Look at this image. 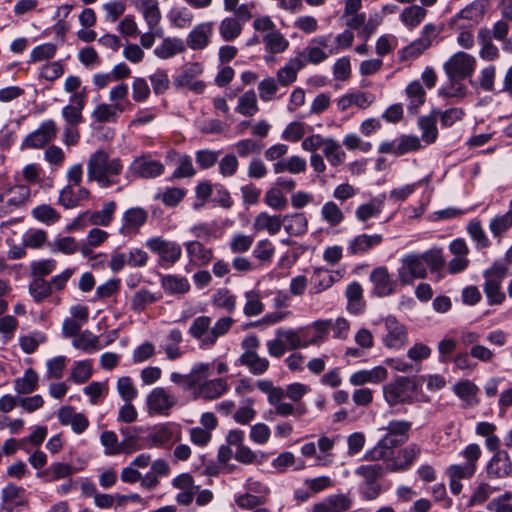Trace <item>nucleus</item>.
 <instances>
[{
    "label": "nucleus",
    "mask_w": 512,
    "mask_h": 512,
    "mask_svg": "<svg viewBox=\"0 0 512 512\" xmlns=\"http://www.w3.org/2000/svg\"><path fill=\"white\" fill-rule=\"evenodd\" d=\"M477 39L481 46L479 51L480 58L486 61H494L499 57V50L492 42L491 30L489 28H480Z\"/></svg>",
    "instance_id": "cd10ccee"
},
{
    "label": "nucleus",
    "mask_w": 512,
    "mask_h": 512,
    "mask_svg": "<svg viewBox=\"0 0 512 512\" xmlns=\"http://www.w3.org/2000/svg\"><path fill=\"white\" fill-rule=\"evenodd\" d=\"M92 376V363L90 360H82L74 363L69 379L76 384L87 382Z\"/></svg>",
    "instance_id": "052dcab7"
},
{
    "label": "nucleus",
    "mask_w": 512,
    "mask_h": 512,
    "mask_svg": "<svg viewBox=\"0 0 512 512\" xmlns=\"http://www.w3.org/2000/svg\"><path fill=\"white\" fill-rule=\"evenodd\" d=\"M476 68V59L463 51L454 53L443 65L448 82L439 89V95L445 98L464 97L466 87L462 83L471 77Z\"/></svg>",
    "instance_id": "f257e3e1"
},
{
    "label": "nucleus",
    "mask_w": 512,
    "mask_h": 512,
    "mask_svg": "<svg viewBox=\"0 0 512 512\" xmlns=\"http://www.w3.org/2000/svg\"><path fill=\"white\" fill-rule=\"evenodd\" d=\"M149 414L165 415L177 404V398L164 387H156L147 395Z\"/></svg>",
    "instance_id": "9b49d317"
},
{
    "label": "nucleus",
    "mask_w": 512,
    "mask_h": 512,
    "mask_svg": "<svg viewBox=\"0 0 512 512\" xmlns=\"http://www.w3.org/2000/svg\"><path fill=\"white\" fill-rule=\"evenodd\" d=\"M124 109L125 107L121 103H114L113 105L102 103L95 107L92 117L99 123L115 122L118 118L117 112L121 113Z\"/></svg>",
    "instance_id": "c9c22d12"
},
{
    "label": "nucleus",
    "mask_w": 512,
    "mask_h": 512,
    "mask_svg": "<svg viewBox=\"0 0 512 512\" xmlns=\"http://www.w3.org/2000/svg\"><path fill=\"white\" fill-rule=\"evenodd\" d=\"M164 170L165 167L162 162L153 160L150 155H142L131 162L127 169L126 177L128 179H151L161 176Z\"/></svg>",
    "instance_id": "6e6552de"
},
{
    "label": "nucleus",
    "mask_w": 512,
    "mask_h": 512,
    "mask_svg": "<svg viewBox=\"0 0 512 512\" xmlns=\"http://www.w3.org/2000/svg\"><path fill=\"white\" fill-rule=\"evenodd\" d=\"M160 298V294H155L146 288H141L134 293L130 302V308L136 313H141L148 305L157 302Z\"/></svg>",
    "instance_id": "79ce46f5"
},
{
    "label": "nucleus",
    "mask_w": 512,
    "mask_h": 512,
    "mask_svg": "<svg viewBox=\"0 0 512 512\" xmlns=\"http://www.w3.org/2000/svg\"><path fill=\"white\" fill-rule=\"evenodd\" d=\"M257 97L254 90L246 91L239 99L236 110L244 116H253L258 111Z\"/></svg>",
    "instance_id": "bf43d9fd"
},
{
    "label": "nucleus",
    "mask_w": 512,
    "mask_h": 512,
    "mask_svg": "<svg viewBox=\"0 0 512 512\" xmlns=\"http://www.w3.org/2000/svg\"><path fill=\"white\" fill-rule=\"evenodd\" d=\"M29 292L34 301L40 303L52 294L51 283L42 278H34L29 285Z\"/></svg>",
    "instance_id": "69168bd1"
},
{
    "label": "nucleus",
    "mask_w": 512,
    "mask_h": 512,
    "mask_svg": "<svg viewBox=\"0 0 512 512\" xmlns=\"http://www.w3.org/2000/svg\"><path fill=\"white\" fill-rule=\"evenodd\" d=\"M385 326L387 330V334L384 338L385 345L389 348H401L407 340L405 327L392 316L386 318Z\"/></svg>",
    "instance_id": "412c9836"
},
{
    "label": "nucleus",
    "mask_w": 512,
    "mask_h": 512,
    "mask_svg": "<svg viewBox=\"0 0 512 512\" xmlns=\"http://www.w3.org/2000/svg\"><path fill=\"white\" fill-rule=\"evenodd\" d=\"M213 33V23L204 22L196 25L187 36V45L193 50H202L209 44Z\"/></svg>",
    "instance_id": "5701e85b"
},
{
    "label": "nucleus",
    "mask_w": 512,
    "mask_h": 512,
    "mask_svg": "<svg viewBox=\"0 0 512 512\" xmlns=\"http://www.w3.org/2000/svg\"><path fill=\"white\" fill-rule=\"evenodd\" d=\"M72 344L76 349L85 352L100 350L103 347V345H100L99 343V337L93 335L89 330L81 332L76 338H74Z\"/></svg>",
    "instance_id": "8fccbe9b"
},
{
    "label": "nucleus",
    "mask_w": 512,
    "mask_h": 512,
    "mask_svg": "<svg viewBox=\"0 0 512 512\" xmlns=\"http://www.w3.org/2000/svg\"><path fill=\"white\" fill-rule=\"evenodd\" d=\"M11 197L5 201L4 195H0V217L19 208L30 197V189L24 185H16L9 190Z\"/></svg>",
    "instance_id": "6ab92c4d"
},
{
    "label": "nucleus",
    "mask_w": 512,
    "mask_h": 512,
    "mask_svg": "<svg viewBox=\"0 0 512 512\" xmlns=\"http://www.w3.org/2000/svg\"><path fill=\"white\" fill-rule=\"evenodd\" d=\"M148 211L142 207H131L122 216L119 232L124 236L136 235L147 222Z\"/></svg>",
    "instance_id": "ddd939ff"
},
{
    "label": "nucleus",
    "mask_w": 512,
    "mask_h": 512,
    "mask_svg": "<svg viewBox=\"0 0 512 512\" xmlns=\"http://www.w3.org/2000/svg\"><path fill=\"white\" fill-rule=\"evenodd\" d=\"M311 281L312 287L310 292L312 294H319L330 288L334 284L335 278L327 269L315 268Z\"/></svg>",
    "instance_id": "a18cd8bd"
},
{
    "label": "nucleus",
    "mask_w": 512,
    "mask_h": 512,
    "mask_svg": "<svg viewBox=\"0 0 512 512\" xmlns=\"http://www.w3.org/2000/svg\"><path fill=\"white\" fill-rule=\"evenodd\" d=\"M173 433L171 429L165 425L150 431L147 435V444L149 448L160 447L171 441Z\"/></svg>",
    "instance_id": "338daca9"
},
{
    "label": "nucleus",
    "mask_w": 512,
    "mask_h": 512,
    "mask_svg": "<svg viewBox=\"0 0 512 512\" xmlns=\"http://www.w3.org/2000/svg\"><path fill=\"white\" fill-rule=\"evenodd\" d=\"M304 332L305 328H299L298 330L278 328L275 335L281 339L287 350H296L298 348H304Z\"/></svg>",
    "instance_id": "4c0bfd02"
},
{
    "label": "nucleus",
    "mask_w": 512,
    "mask_h": 512,
    "mask_svg": "<svg viewBox=\"0 0 512 512\" xmlns=\"http://www.w3.org/2000/svg\"><path fill=\"white\" fill-rule=\"evenodd\" d=\"M286 397V390L281 387H273L269 392L267 400L268 403L274 408V410L269 411L268 416L265 418L268 420H272L271 415L275 414L281 418L293 417L298 420L307 414L308 409L304 403H298L294 405L289 402L283 401Z\"/></svg>",
    "instance_id": "39448f33"
},
{
    "label": "nucleus",
    "mask_w": 512,
    "mask_h": 512,
    "mask_svg": "<svg viewBox=\"0 0 512 512\" xmlns=\"http://www.w3.org/2000/svg\"><path fill=\"white\" fill-rule=\"evenodd\" d=\"M122 160L118 157L110 158L102 149L90 155L87 162V180L95 181L102 188H108L118 183V177L123 171Z\"/></svg>",
    "instance_id": "7ed1b4c3"
},
{
    "label": "nucleus",
    "mask_w": 512,
    "mask_h": 512,
    "mask_svg": "<svg viewBox=\"0 0 512 512\" xmlns=\"http://www.w3.org/2000/svg\"><path fill=\"white\" fill-rule=\"evenodd\" d=\"M57 132L56 123L52 119L45 120L24 139L23 146L34 149L43 148L56 137Z\"/></svg>",
    "instance_id": "f8f14e48"
},
{
    "label": "nucleus",
    "mask_w": 512,
    "mask_h": 512,
    "mask_svg": "<svg viewBox=\"0 0 512 512\" xmlns=\"http://www.w3.org/2000/svg\"><path fill=\"white\" fill-rule=\"evenodd\" d=\"M187 190L179 187H169L163 193H158L156 199L167 207H176L186 196Z\"/></svg>",
    "instance_id": "680f3d73"
},
{
    "label": "nucleus",
    "mask_w": 512,
    "mask_h": 512,
    "mask_svg": "<svg viewBox=\"0 0 512 512\" xmlns=\"http://www.w3.org/2000/svg\"><path fill=\"white\" fill-rule=\"evenodd\" d=\"M136 8L141 12L148 28L154 30L161 21L158 0H137Z\"/></svg>",
    "instance_id": "393cba45"
},
{
    "label": "nucleus",
    "mask_w": 512,
    "mask_h": 512,
    "mask_svg": "<svg viewBox=\"0 0 512 512\" xmlns=\"http://www.w3.org/2000/svg\"><path fill=\"white\" fill-rule=\"evenodd\" d=\"M501 283L492 279L485 280L483 290L490 305H500L505 301L506 296L501 291Z\"/></svg>",
    "instance_id": "0e129e2a"
},
{
    "label": "nucleus",
    "mask_w": 512,
    "mask_h": 512,
    "mask_svg": "<svg viewBox=\"0 0 512 512\" xmlns=\"http://www.w3.org/2000/svg\"><path fill=\"white\" fill-rule=\"evenodd\" d=\"M39 376L33 368L25 370L22 377L14 381V389L18 394H30L38 387Z\"/></svg>",
    "instance_id": "a19ab883"
},
{
    "label": "nucleus",
    "mask_w": 512,
    "mask_h": 512,
    "mask_svg": "<svg viewBox=\"0 0 512 512\" xmlns=\"http://www.w3.org/2000/svg\"><path fill=\"white\" fill-rule=\"evenodd\" d=\"M399 280L404 285L412 284L415 279L427 277V269L420 254H407L401 259V266L398 268Z\"/></svg>",
    "instance_id": "9d476101"
},
{
    "label": "nucleus",
    "mask_w": 512,
    "mask_h": 512,
    "mask_svg": "<svg viewBox=\"0 0 512 512\" xmlns=\"http://www.w3.org/2000/svg\"><path fill=\"white\" fill-rule=\"evenodd\" d=\"M227 390V381L223 378H216L200 384L197 390V395L205 400H213L219 398Z\"/></svg>",
    "instance_id": "bb28decb"
},
{
    "label": "nucleus",
    "mask_w": 512,
    "mask_h": 512,
    "mask_svg": "<svg viewBox=\"0 0 512 512\" xmlns=\"http://www.w3.org/2000/svg\"><path fill=\"white\" fill-rule=\"evenodd\" d=\"M161 287L168 294H185L190 289L187 278L178 275H164L161 278Z\"/></svg>",
    "instance_id": "ea45409f"
},
{
    "label": "nucleus",
    "mask_w": 512,
    "mask_h": 512,
    "mask_svg": "<svg viewBox=\"0 0 512 512\" xmlns=\"http://www.w3.org/2000/svg\"><path fill=\"white\" fill-rule=\"evenodd\" d=\"M417 386L415 378L397 377L384 386V398L391 407L398 404H413Z\"/></svg>",
    "instance_id": "20e7f679"
},
{
    "label": "nucleus",
    "mask_w": 512,
    "mask_h": 512,
    "mask_svg": "<svg viewBox=\"0 0 512 512\" xmlns=\"http://www.w3.org/2000/svg\"><path fill=\"white\" fill-rule=\"evenodd\" d=\"M285 231L291 236H300L307 232L308 221L303 213L287 214L283 216Z\"/></svg>",
    "instance_id": "72a5a7b5"
},
{
    "label": "nucleus",
    "mask_w": 512,
    "mask_h": 512,
    "mask_svg": "<svg viewBox=\"0 0 512 512\" xmlns=\"http://www.w3.org/2000/svg\"><path fill=\"white\" fill-rule=\"evenodd\" d=\"M57 417L61 425L71 426L76 434H82L89 426L88 418L83 413L76 412L72 406H62Z\"/></svg>",
    "instance_id": "f3484780"
},
{
    "label": "nucleus",
    "mask_w": 512,
    "mask_h": 512,
    "mask_svg": "<svg viewBox=\"0 0 512 512\" xmlns=\"http://www.w3.org/2000/svg\"><path fill=\"white\" fill-rule=\"evenodd\" d=\"M512 227V210L491 219L489 228L494 237L502 236Z\"/></svg>",
    "instance_id": "774afa93"
},
{
    "label": "nucleus",
    "mask_w": 512,
    "mask_h": 512,
    "mask_svg": "<svg viewBox=\"0 0 512 512\" xmlns=\"http://www.w3.org/2000/svg\"><path fill=\"white\" fill-rule=\"evenodd\" d=\"M333 41L332 33L318 35L311 39L310 44L297 55L302 59L304 67L306 64H320L324 62L331 54L329 53L330 43Z\"/></svg>",
    "instance_id": "0eeeda50"
},
{
    "label": "nucleus",
    "mask_w": 512,
    "mask_h": 512,
    "mask_svg": "<svg viewBox=\"0 0 512 512\" xmlns=\"http://www.w3.org/2000/svg\"><path fill=\"white\" fill-rule=\"evenodd\" d=\"M167 18L172 26L185 28L193 20V14L186 7H173L167 13Z\"/></svg>",
    "instance_id": "6e6d98bb"
},
{
    "label": "nucleus",
    "mask_w": 512,
    "mask_h": 512,
    "mask_svg": "<svg viewBox=\"0 0 512 512\" xmlns=\"http://www.w3.org/2000/svg\"><path fill=\"white\" fill-rule=\"evenodd\" d=\"M75 472L73 466L69 463L56 462L48 468L36 473V477L42 478L45 482H53L70 477Z\"/></svg>",
    "instance_id": "a878e982"
},
{
    "label": "nucleus",
    "mask_w": 512,
    "mask_h": 512,
    "mask_svg": "<svg viewBox=\"0 0 512 512\" xmlns=\"http://www.w3.org/2000/svg\"><path fill=\"white\" fill-rule=\"evenodd\" d=\"M263 41L266 49L274 54L284 52L289 46V41L278 30L266 34L263 37Z\"/></svg>",
    "instance_id": "13d9d810"
},
{
    "label": "nucleus",
    "mask_w": 512,
    "mask_h": 512,
    "mask_svg": "<svg viewBox=\"0 0 512 512\" xmlns=\"http://www.w3.org/2000/svg\"><path fill=\"white\" fill-rule=\"evenodd\" d=\"M246 303L243 312L248 317L260 315L264 311L259 291L249 290L245 292Z\"/></svg>",
    "instance_id": "4d7b16f0"
},
{
    "label": "nucleus",
    "mask_w": 512,
    "mask_h": 512,
    "mask_svg": "<svg viewBox=\"0 0 512 512\" xmlns=\"http://www.w3.org/2000/svg\"><path fill=\"white\" fill-rule=\"evenodd\" d=\"M90 196L88 189L82 186L66 185L59 194L58 203L65 209H72L80 205Z\"/></svg>",
    "instance_id": "4be33fe9"
},
{
    "label": "nucleus",
    "mask_w": 512,
    "mask_h": 512,
    "mask_svg": "<svg viewBox=\"0 0 512 512\" xmlns=\"http://www.w3.org/2000/svg\"><path fill=\"white\" fill-rule=\"evenodd\" d=\"M387 376V371L382 366L374 367L371 370H360L350 376V383L354 386L366 383H379Z\"/></svg>",
    "instance_id": "c756f323"
},
{
    "label": "nucleus",
    "mask_w": 512,
    "mask_h": 512,
    "mask_svg": "<svg viewBox=\"0 0 512 512\" xmlns=\"http://www.w3.org/2000/svg\"><path fill=\"white\" fill-rule=\"evenodd\" d=\"M484 12V5L480 1H474L455 15L452 19V23L458 25L460 20H469L473 22V24H477L483 18Z\"/></svg>",
    "instance_id": "c03bdc74"
},
{
    "label": "nucleus",
    "mask_w": 512,
    "mask_h": 512,
    "mask_svg": "<svg viewBox=\"0 0 512 512\" xmlns=\"http://www.w3.org/2000/svg\"><path fill=\"white\" fill-rule=\"evenodd\" d=\"M324 156L331 166L337 167L344 163L346 153L341 148L339 141L334 138H326L322 149Z\"/></svg>",
    "instance_id": "f704fd0d"
},
{
    "label": "nucleus",
    "mask_w": 512,
    "mask_h": 512,
    "mask_svg": "<svg viewBox=\"0 0 512 512\" xmlns=\"http://www.w3.org/2000/svg\"><path fill=\"white\" fill-rule=\"evenodd\" d=\"M143 431L142 427H126L120 430L123 435L121 440L122 453L131 454L135 451L149 448L146 435H142Z\"/></svg>",
    "instance_id": "4468645a"
},
{
    "label": "nucleus",
    "mask_w": 512,
    "mask_h": 512,
    "mask_svg": "<svg viewBox=\"0 0 512 512\" xmlns=\"http://www.w3.org/2000/svg\"><path fill=\"white\" fill-rule=\"evenodd\" d=\"M145 247L152 253L158 255V264L162 268L172 267L182 256V247L179 243L164 239L160 236L147 239Z\"/></svg>",
    "instance_id": "423d86ee"
},
{
    "label": "nucleus",
    "mask_w": 512,
    "mask_h": 512,
    "mask_svg": "<svg viewBox=\"0 0 512 512\" xmlns=\"http://www.w3.org/2000/svg\"><path fill=\"white\" fill-rule=\"evenodd\" d=\"M203 72L201 63L193 62L185 64L178 75L174 76L173 84L176 89L188 88L196 94L203 93L206 85L201 80H195Z\"/></svg>",
    "instance_id": "1a4fd4ad"
},
{
    "label": "nucleus",
    "mask_w": 512,
    "mask_h": 512,
    "mask_svg": "<svg viewBox=\"0 0 512 512\" xmlns=\"http://www.w3.org/2000/svg\"><path fill=\"white\" fill-rule=\"evenodd\" d=\"M406 94L410 100L407 107L409 113L417 114L418 108L425 102V90L419 81H413L407 86Z\"/></svg>",
    "instance_id": "49530a36"
},
{
    "label": "nucleus",
    "mask_w": 512,
    "mask_h": 512,
    "mask_svg": "<svg viewBox=\"0 0 512 512\" xmlns=\"http://www.w3.org/2000/svg\"><path fill=\"white\" fill-rule=\"evenodd\" d=\"M354 473L361 479L358 485H381L380 480L385 475V468L379 463L360 465Z\"/></svg>",
    "instance_id": "b1692460"
},
{
    "label": "nucleus",
    "mask_w": 512,
    "mask_h": 512,
    "mask_svg": "<svg viewBox=\"0 0 512 512\" xmlns=\"http://www.w3.org/2000/svg\"><path fill=\"white\" fill-rule=\"evenodd\" d=\"M233 323L234 320L231 317H222L218 319L206 335L204 345L213 346L219 337L225 335L230 330Z\"/></svg>",
    "instance_id": "09e8293b"
},
{
    "label": "nucleus",
    "mask_w": 512,
    "mask_h": 512,
    "mask_svg": "<svg viewBox=\"0 0 512 512\" xmlns=\"http://www.w3.org/2000/svg\"><path fill=\"white\" fill-rule=\"evenodd\" d=\"M185 45L180 38H166L154 50V54L161 59L171 58L185 51Z\"/></svg>",
    "instance_id": "58836bf2"
},
{
    "label": "nucleus",
    "mask_w": 512,
    "mask_h": 512,
    "mask_svg": "<svg viewBox=\"0 0 512 512\" xmlns=\"http://www.w3.org/2000/svg\"><path fill=\"white\" fill-rule=\"evenodd\" d=\"M186 251L191 260L197 262L199 265L209 263L213 258V251L206 248L199 241H189L185 243Z\"/></svg>",
    "instance_id": "37998d69"
},
{
    "label": "nucleus",
    "mask_w": 512,
    "mask_h": 512,
    "mask_svg": "<svg viewBox=\"0 0 512 512\" xmlns=\"http://www.w3.org/2000/svg\"><path fill=\"white\" fill-rule=\"evenodd\" d=\"M383 241L381 234H360L348 242L347 253L351 256L364 255L380 245Z\"/></svg>",
    "instance_id": "a211bd4d"
},
{
    "label": "nucleus",
    "mask_w": 512,
    "mask_h": 512,
    "mask_svg": "<svg viewBox=\"0 0 512 512\" xmlns=\"http://www.w3.org/2000/svg\"><path fill=\"white\" fill-rule=\"evenodd\" d=\"M426 10L418 5H412L409 7H406L401 15L400 20L403 22L404 25L409 27L410 29H413L417 27L425 18L426 16Z\"/></svg>",
    "instance_id": "864d4df0"
},
{
    "label": "nucleus",
    "mask_w": 512,
    "mask_h": 512,
    "mask_svg": "<svg viewBox=\"0 0 512 512\" xmlns=\"http://www.w3.org/2000/svg\"><path fill=\"white\" fill-rule=\"evenodd\" d=\"M242 31V26L236 18H224L219 26V33L226 42L235 40Z\"/></svg>",
    "instance_id": "5fc2aeb1"
},
{
    "label": "nucleus",
    "mask_w": 512,
    "mask_h": 512,
    "mask_svg": "<svg viewBox=\"0 0 512 512\" xmlns=\"http://www.w3.org/2000/svg\"><path fill=\"white\" fill-rule=\"evenodd\" d=\"M421 453V448L419 445L413 443L405 447L404 449L399 451V455L403 458V461L401 462H395L392 465L393 471H404L410 468V466L413 464L414 460L417 459V457Z\"/></svg>",
    "instance_id": "3c124183"
},
{
    "label": "nucleus",
    "mask_w": 512,
    "mask_h": 512,
    "mask_svg": "<svg viewBox=\"0 0 512 512\" xmlns=\"http://www.w3.org/2000/svg\"><path fill=\"white\" fill-rule=\"evenodd\" d=\"M302 68H304L302 59H298L297 56L290 58L285 66L280 68L277 72L279 84L285 87L291 85L296 81L297 74Z\"/></svg>",
    "instance_id": "7c9ffc66"
},
{
    "label": "nucleus",
    "mask_w": 512,
    "mask_h": 512,
    "mask_svg": "<svg viewBox=\"0 0 512 512\" xmlns=\"http://www.w3.org/2000/svg\"><path fill=\"white\" fill-rule=\"evenodd\" d=\"M512 472V462L507 451H497L486 465V474L490 479H500Z\"/></svg>",
    "instance_id": "dca6fc26"
},
{
    "label": "nucleus",
    "mask_w": 512,
    "mask_h": 512,
    "mask_svg": "<svg viewBox=\"0 0 512 512\" xmlns=\"http://www.w3.org/2000/svg\"><path fill=\"white\" fill-rule=\"evenodd\" d=\"M411 428L412 423L407 420L389 421L387 426L382 428L386 434L373 448L365 452L363 459L376 462L391 456L394 448L402 446L409 440Z\"/></svg>",
    "instance_id": "f03ea898"
},
{
    "label": "nucleus",
    "mask_w": 512,
    "mask_h": 512,
    "mask_svg": "<svg viewBox=\"0 0 512 512\" xmlns=\"http://www.w3.org/2000/svg\"><path fill=\"white\" fill-rule=\"evenodd\" d=\"M240 365L246 366L253 375L264 374L270 366L267 358L260 357L257 352H244L238 359Z\"/></svg>",
    "instance_id": "c85d7f7f"
},
{
    "label": "nucleus",
    "mask_w": 512,
    "mask_h": 512,
    "mask_svg": "<svg viewBox=\"0 0 512 512\" xmlns=\"http://www.w3.org/2000/svg\"><path fill=\"white\" fill-rule=\"evenodd\" d=\"M425 267L429 268L432 273L439 272L443 269L445 264V259L440 249H430L426 252L420 254Z\"/></svg>",
    "instance_id": "e2e57ef3"
},
{
    "label": "nucleus",
    "mask_w": 512,
    "mask_h": 512,
    "mask_svg": "<svg viewBox=\"0 0 512 512\" xmlns=\"http://www.w3.org/2000/svg\"><path fill=\"white\" fill-rule=\"evenodd\" d=\"M321 217L330 227H336L343 222L344 213L334 201H328L321 208Z\"/></svg>",
    "instance_id": "603ef678"
},
{
    "label": "nucleus",
    "mask_w": 512,
    "mask_h": 512,
    "mask_svg": "<svg viewBox=\"0 0 512 512\" xmlns=\"http://www.w3.org/2000/svg\"><path fill=\"white\" fill-rule=\"evenodd\" d=\"M437 114L435 110L430 115L421 116L418 119V127L422 132L421 138L427 144H432L438 137L436 126Z\"/></svg>",
    "instance_id": "473e14b6"
},
{
    "label": "nucleus",
    "mask_w": 512,
    "mask_h": 512,
    "mask_svg": "<svg viewBox=\"0 0 512 512\" xmlns=\"http://www.w3.org/2000/svg\"><path fill=\"white\" fill-rule=\"evenodd\" d=\"M24 488L9 483L1 491L0 512H14L17 507H28V499L22 496Z\"/></svg>",
    "instance_id": "2eb2a0df"
},
{
    "label": "nucleus",
    "mask_w": 512,
    "mask_h": 512,
    "mask_svg": "<svg viewBox=\"0 0 512 512\" xmlns=\"http://www.w3.org/2000/svg\"><path fill=\"white\" fill-rule=\"evenodd\" d=\"M283 225V217L260 212L254 220L253 228L256 231L267 230L270 235L277 234Z\"/></svg>",
    "instance_id": "2f4dec72"
},
{
    "label": "nucleus",
    "mask_w": 512,
    "mask_h": 512,
    "mask_svg": "<svg viewBox=\"0 0 512 512\" xmlns=\"http://www.w3.org/2000/svg\"><path fill=\"white\" fill-rule=\"evenodd\" d=\"M383 200L374 198L370 202L360 205L355 211V217L360 222H366L378 216L383 210Z\"/></svg>",
    "instance_id": "de8ad7c7"
},
{
    "label": "nucleus",
    "mask_w": 512,
    "mask_h": 512,
    "mask_svg": "<svg viewBox=\"0 0 512 512\" xmlns=\"http://www.w3.org/2000/svg\"><path fill=\"white\" fill-rule=\"evenodd\" d=\"M370 280L374 284L373 293L379 297L390 295L395 290L396 282L390 277L386 267L373 269Z\"/></svg>",
    "instance_id": "aec40b11"
},
{
    "label": "nucleus",
    "mask_w": 512,
    "mask_h": 512,
    "mask_svg": "<svg viewBox=\"0 0 512 512\" xmlns=\"http://www.w3.org/2000/svg\"><path fill=\"white\" fill-rule=\"evenodd\" d=\"M116 211V203L114 201L105 202L99 211L86 212L90 224L98 226H108Z\"/></svg>",
    "instance_id": "e433bc0d"
}]
</instances>
